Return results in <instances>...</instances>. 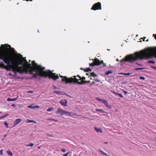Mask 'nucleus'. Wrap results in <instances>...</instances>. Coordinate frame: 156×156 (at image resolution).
<instances>
[{"label": "nucleus", "instance_id": "f257e3e1", "mask_svg": "<svg viewBox=\"0 0 156 156\" xmlns=\"http://www.w3.org/2000/svg\"><path fill=\"white\" fill-rule=\"evenodd\" d=\"M20 55L17 60L13 61L9 53H0V59L7 65H5L2 62L0 63L1 67L7 71L13 72V76H16L17 73L22 74L26 72L33 74L32 78H36L39 75V66L34 61L32 62V64L29 63L22 55L20 54Z\"/></svg>", "mask_w": 156, "mask_h": 156}, {"label": "nucleus", "instance_id": "f03ea898", "mask_svg": "<svg viewBox=\"0 0 156 156\" xmlns=\"http://www.w3.org/2000/svg\"><path fill=\"white\" fill-rule=\"evenodd\" d=\"M153 57L156 58V55L153 53H148L146 51L142 50L140 52H136L133 54L126 56L125 59L120 61V62L122 63L126 62H133L138 59H151Z\"/></svg>", "mask_w": 156, "mask_h": 156}, {"label": "nucleus", "instance_id": "7ed1b4c3", "mask_svg": "<svg viewBox=\"0 0 156 156\" xmlns=\"http://www.w3.org/2000/svg\"><path fill=\"white\" fill-rule=\"evenodd\" d=\"M40 76L44 77L45 78L48 77L49 78L52 79L54 80H55L58 79L59 76L55 73H52L53 71L50 70L47 71L45 70V67H43L40 65Z\"/></svg>", "mask_w": 156, "mask_h": 156}, {"label": "nucleus", "instance_id": "20e7f679", "mask_svg": "<svg viewBox=\"0 0 156 156\" xmlns=\"http://www.w3.org/2000/svg\"><path fill=\"white\" fill-rule=\"evenodd\" d=\"M60 76L62 78V81L65 82L66 83H76L79 85H83L86 83H90V81H83L81 82H78V80L76 78V76H74L70 78H68L66 76L64 77L63 76Z\"/></svg>", "mask_w": 156, "mask_h": 156}, {"label": "nucleus", "instance_id": "39448f33", "mask_svg": "<svg viewBox=\"0 0 156 156\" xmlns=\"http://www.w3.org/2000/svg\"><path fill=\"white\" fill-rule=\"evenodd\" d=\"M56 113L57 114H60L61 115H63L64 114L68 115H69V114L71 113L70 112H68L60 108H58Z\"/></svg>", "mask_w": 156, "mask_h": 156}, {"label": "nucleus", "instance_id": "423d86ee", "mask_svg": "<svg viewBox=\"0 0 156 156\" xmlns=\"http://www.w3.org/2000/svg\"><path fill=\"white\" fill-rule=\"evenodd\" d=\"M1 46L3 48V50L2 51L0 52V53L5 52V53H9L8 51H9V49L8 47L11 48V46L9 45L5 44L4 45H1Z\"/></svg>", "mask_w": 156, "mask_h": 156}, {"label": "nucleus", "instance_id": "0eeeda50", "mask_svg": "<svg viewBox=\"0 0 156 156\" xmlns=\"http://www.w3.org/2000/svg\"><path fill=\"white\" fill-rule=\"evenodd\" d=\"M92 10H95L99 9H101V3L99 2L94 4L91 8Z\"/></svg>", "mask_w": 156, "mask_h": 156}, {"label": "nucleus", "instance_id": "6e6552de", "mask_svg": "<svg viewBox=\"0 0 156 156\" xmlns=\"http://www.w3.org/2000/svg\"><path fill=\"white\" fill-rule=\"evenodd\" d=\"M96 99L97 101H99L100 102L103 103L108 108H110V106L108 105L107 101L105 100L100 99L98 97L96 98Z\"/></svg>", "mask_w": 156, "mask_h": 156}, {"label": "nucleus", "instance_id": "1a4fd4ad", "mask_svg": "<svg viewBox=\"0 0 156 156\" xmlns=\"http://www.w3.org/2000/svg\"><path fill=\"white\" fill-rule=\"evenodd\" d=\"M98 60L97 58L95 59L93 61V62L89 64V65L90 66H98L100 65V63L98 62Z\"/></svg>", "mask_w": 156, "mask_h": 156}, {"label": "nucleus", "instance_id": "9d476101", "mask_svg": "<svg viewBox=\"0 0 156 156\" xmlns=\"http://www.w3.org/2000/svg\"><path fill=\"white\" fill-rule=\"evenodd\" d=\"M21 121L22 120L20 119H16L13 123V126H16V125L20 123Z\"/></svg>", "mask_w": 156, "mask_h": 156}, {"label": "nucleus", "instance_id": "9b49d317", "mask_svg": "<svg viewBox=\"0 0 156 156\" xmlns=\"http://www.w3.org/2000/svg\"><path fill=\"white\" fill-rule=\"evenodd\" d=\"M67 103V100L66 99L62 100L60 101V104L62 106H66Z\"/></svg>", "mask_w": 156, "mask_h": 156}, {"label": "nucleus", "instance_id": "f8f14e48", "mask_svg": "<svg viewBox=\"0 0 156 156\" xmlns=\"http://www.w3.org/2000/svg\"><path fill=\"white\" fill-rule=\"evenodd\" d=\"M95 130L97 132L102 133L101 129L100 128H98L96 127L94 128Z\"/></svg>", "mask_w": 156, "mask_h": 156}, {"label": "nucleus", "instance_id": "ddd939ff", "mask_svg": "<svg viewBox=\"0 0 156 156\" xmlns=\"http://www.w3.org/2000/svg\"><path fill=\"white\" fill-rule=\"evenodd\" d=\"M18 97L16 98H14L12 99H11L10 98H8L7 99V101H15L17 99V98Z\"/></svg>", "mask_w": 156, "mask_h": 156}, {"label": "nucleus", "instance_id": "4468645a", "mask_svg": "<svg viewBox=\"0 0 156 156\" xmlns=\"http://www.w3.org/2000/svg\"><path fill=\"white\" fill-rule=\"evenodd\" d=\"M98 151L101 153L102 154H103V155H105V156H108V155L106 153H105L103 151H102V150H98Z\"/></svg>", "mask_w": 156, "mask_h": 156}, {"label": "nucleus", "instance_id": "2eb2a0df", "mask_svg": "<svg viewBox=\"0 0 156 156\" xmlns=\"http://www.w3.org/2000/svg\"><path fill=\"white\" fill-rule=\"evenodd\" d=\"M98 151L101 153L102 154H103V155H105V156H108V155L106 153H105L103 151H102V150H98Z\"/></svg>", "mask_w": 156, "mask_h": 156}, {"label": "nucleus", "instance_id": "dca6fc26", "mask_svg": "<svg viewBox=\"0 0 156 156\" xmlns=\"http://www.w3.org/2000/svg\"><path fill=\"white\" fill-rule=\"evenodd\" d=\"M98 151L101 153L102 154H103V155H105V156H108V155L106 153H105L103 151H102V150H98Z\"/></svg>", "mask_w": 156, "mask_h": 156}, {"label": "nucleus", "instance_id": "f3484780", "mask_svg": "<svg viewBox=\"0 0 156 156\" xmlns=\"http://www.w3.org/2000/svg\"><path fill=\"white\" fill-rule=\"evenodd\" d=\"M113 92L115 94V95H118L120 97L122 98H123V97L122 95L120 93H116V92Z\"/></svg>", "mask_w": 156, "mask_h": 156}, {"label": "nucleus", "instance_id": "a211bd4d", "mask_svg": "<svg viewBox=\"0 0 156 156\" xmlns=\"http://www.w3.org/2000/svg\"><path fill=\"white\" fill-rule=\"evenodd\" d=\"M53 92L54 93L57 94H58L59 95H61V94H62V92L61 91H58L55 90H54L53 91Z\"/></svg>", "mask_w": 156, "mask_h": 156}, {"label": "nucleus", "instance_id": "6ab92c4d", "mask_svg": "<svg viewBox=\"0 0 156 156\" xmlns=\"http://www.w3.org/2000/svg\"><path fill=\"white\" fill-rule=\"evenodd\" d=\"M98 62H99L98 63H100V65L101 64H102L104 65V67L106 66V64L104 63L103 60H102L101 61H100V60L98 59Z\"/></svg>", "mask_w": 156, "mask_h": 156}, {"label": "nucleus", "instance_id": "aec40b11", "mask_svg": "<svg viewBox=\"0 0 156 156\" xmlns=\"http://www.w3.org/2000/svg\"><path fill=\"white\" fill-rule=\"evenodd\" d=\"M112 73L113 72L112 71H108L106 72L105 73V74L107 75H108L110 73Z\"/></svg>", "mask_w": 156, "mask_h": 156}, {"label": "nucleus", "instance_id": "412c9836", "mask_svg": "<svg viewBox=\"0 0 156 156\" xmlns=\"http://www.w3.org/2000/svg\"><path fill=\"white\" fill-rule=\"evenodd\" d=\"M7 154L9 155L12 156V153L11 151H7Z\"/></svg>", "mask_w": 156, "mask_h": 156}, {"label": "nucleus", "instance_id": "4be33fe9", "mask_svg": "<svg viewBox=\"0 0 156 156\" xmlns=\"http://www.w3.org/2000/svg\"><path fill=\"white\" fill-rule=\"evenodd\" d=\"M85 71L86 72H89V71H91V70L90 68H87L85 69Z\"/></svg>", "mask_w": 156, "mask_h": 156}, {"label": "nucleus", "instance_id": "5701e85b", "mask_svg": "<svg viewBox=\"0 0 156 156\" xmlns=\"http://www.w3.org/2000/svg\"><path fill=\"white\" fill-rule=\"evenodd\" d=\"M34 145V144L33 143H31L29 144H27L26 145V146L32 147Z\"/></svg>", "mask_w": 156, "mask_h": 156}, {"label": "nucleus", "instance_id": "b1692460", "mask_svg": "<svg viewBox=\"0 0 156 156\" xmlns=\"http://www.w3.org/2000/svg\"><path fill=\"white\" fill-rule=\"evenodd\" d=\"M91 76L92 77H94V78H95V77H96L97 76V75L96 74H95L94 73H91Z\"/></svg>", "mask_w": 156, "mask_h": 156}, {"label": "nucleus", "instance_id": "393cba45", "mask_svg": "<svg viewBox=\"0 0 156 156\" xmlns=\"http://www.w3.org/2000/svg\"><path fill=\"white\" fill-rule=\"evenodd\" d=\"M35 122L34 120H30V119H28L27 121V123H31V122Z\"/></svg>", "mask_w": 156, "mask_h": 156}, {"label": "nucleus", "instance_id": "a878e982", "mask_svg": "<svg viewBox=\"0 0 156 156\" xmlns=\"http://www.w3.org/2000/svg\"><path fill=\"white\" fill-rule=\"evenodd\" d=\"M147 62L148 63H152L153 64H154L155 63V62L153 60L148 61Z\"/></svg>", "mask_w": 156, "mask_h": 156}, {"label": "nucleus", "instance_id": "bb28decb", "mask_svg": "<svg viewBox=\"0 0 156 156\" xmlns=\"http://www.w3.org/2000/svg\"><path fill=\"white\" fill-rule=\"evenodd\" d=\"M144 69L143 68H137L134 69L135 70H142Z\"/></svg>", "mask_w": 156, "mask_h": 156}, {"label": "nucleus", "instance_id": "cd10ccee", "mask_svg": "<svg viewBox=\"0 0 156 156\" xmlns=\"http://www.w3.org/2000/svg\"><path fill=\"white\" fill-rule=\"evenodd\" d=\"M53 108H49L47 110V111L48 112H50L52 111H53Z\"/></svg>", "mask_w": 156, "mask_h": 156}, {"label": "nucleus", "instance_id": "c85d7f7f", "mask_svg": "<svg viewBox=\"0 0 156 156\" xmlns=\"http://www.w3.org/2000/svg\"><path fill=\"white\" fill-rule=\"evenodd\" d=\"M96 110L97 111L100 112H101L102 113H104L105 112L104 111H103L101 109H96Z\"/></svg>", "mask_w": 156, "mask_h": 156}, {"label": "nucleus", "instance_id": "c756f323", "mask_svg": "<svg viewBox=\"0 0 156 156\" xmlns=\"http://www.w3.org/2000/svg\"><path fill=\"white\" fill-rule=\"evenodd\" d=\"M48 120H50V121H54L55 122L58 121V120H57L53 119H48Z\"/></svg>", "mask_w": 156, "mask_h": 156}, {"label": "nucleus", "instance_id": "7c9ffc66", "mask_svg": "<svg viewBox=\"0 0 156 156\" xmlns=\"http://www.w3.org/2000/svg\"><path fill=\"white\" fill-rule=\"evenodd\" d=\"M93 80L96 82H100V81L99 80L97 79H96L95 78H94V79H93Z\"/></svg>", "mask_w": 156, "mask_h": 156}, {"label": "nucleus", "instance_id": "2f4dec72", "mask_svg": "<svg viewBox=\"0 0 156 156\" xmlns=\"http://www.w3.org/2000/svg\"><path fill=\"white\" fill-rule=\"evenodd\" d=\"M29 108H39V106H34V107H32L31 106H29L28 107Z\"/></svg>", "mask_w": 156, "mask_h": 156}, {"label": "nucleus", "instance_id": "473e14b6", "mask_svg": "<svg viewBox=\"0 0 156 156\" xmlns=\"http://www.w3.org/2000/svg\"><path fill=\"white\" fill-rule=\"evenodd\" d=\"M122 74L125 75H129L131 74V73H123Z\"/></svg>", "mask_w": 156, "mask_h": 156}, {"label": "nucleus", "instance_id": "72a5a7b5", "mask_svg": "<svg viewBox=\"0 0 156 156\" xmlns=\"http://www.w3.org/2000/svg\"><path fill=\"white\" fill-rule=\"evenodd\" d=\"M139 78L140 79L143 80H144L145 79V78L143 76H140V77Z\"/></svg>", "mask_w": 156, "mask_h": 156}, {"label": "nucleus", "instance_id": "f704fd0d", "mask_svg": "<svg viewBox=\"0 0 156 156\" xmlns=\"http://www.w3.org/2000/svg\"><path fill=\"white\" fill-rule=\"evenodd\" d=\"M69 152H68L66 154H62V155L63 156H68L69 154Z\"/></svg>", "mask_w": 156, "mask_h": 156}, {"label": "nucleus", "instance_id": "c9c22d12", "mask_svg": "<svg viewBox=\"0 0 156 156\" xmlns=\"http://www.w3.org/2000/svg\"><path fill=\"white\" fill-rule=\"evenodd\" d=\"M4 124L6 126V128H8V123L6 122H4Z\"/></svg>", "mask_w": 156, "mask_h": 156}, {"label": "nucleus", "instance_id": "e433bc0d", "mask_svg": "<svg viewBox=\"0 0 156 156\" xmlns=\"http://www.w3.org/2000/svg\"><path fill=\"white\" fill-rule=\"evenodd\" d=\"M151 68L153 69H154L156 70V66H151Z\"/></svg>", "mask_w": 156, "mask_h": 156}, {"label": "nucleus", "instance_id": "4c0bfd02", "mask_svg": "<svg viewBox=\"0 0 156 156\" xmlns=\"http://www.w3.org/2000/svg\"><path fill=\"white\" fill-rule=\"evenodd\" d=\"M85 78L84 77H82L81 78H80V79L78 80H85Z\"/></svg>", "mask_w": 156, "mask_h": 156}, {"label": "nucleus", "instance_id": "58836bf2", "mask_svg": "<svg viewBox=\"0 0 156 156\" xmlns=\"http://www.w3.org/2000/svg\"><path fill=\"white\" fill-rule=\"evenodd\" d=\"M8 115V114H5V115H4L3 116H2V117L3 118H4L6 117V116H7Z\"/></svg>", "mask_w": 156, "mask_h": 156}, {"label": "nucleus", "instance_id": "ea45409f", "mask_svg": "<svg viewBox=\"0 0 156 156\" xmlns=\"http://www.w3.org/2000/svg\"><path fill=\"white\" fill-rule=\"evenodd\" d=\"M61 151H62V152H64V153L66 151V150L65 149H63V148H62V149H61Z\"/></svg>", "mask_w": 156, "mask_h": 156}, {"label": "nucleus", "instance_id": "a19ab883", "mask_svg": "<svg viewBox=\"0 0 156 156\" xmlns=\"http://www.w3.org/2000/svg\"><path fill=\"white\" fill-rule=\"evenodd\" d=\"M3 151V150H1L0 151V155H3V153H2Z\"/></svg>", "mask_w": 156, "mask_h": 156}, {"label": "nucleus", "instance_id": "79ce46f5", "mask_svg": "<svg viewBox=\"0 0 156 156\" xmlns=\"http://www.w3.org/2000/svg\"><path fill=\"white\" fill-rule=\"evenodd\" d=\"M123 92L125 94H126L127 93H128V92L127 91H123Z\"/></svg>", "mask_w": 156, "mask_h": 156}, {"label": "nucleus", "instance_id": "37998d69", "mask_svg": "<svg viewBox=\"0 0 156 156\" xmlns=\"http://www.w3.org/2000/svg\"><path fill=\"white\" fill-rule=\"evenodd\" d=\"M8 75L9 76H12V74L11 73H8Z\"/></svg>", "mask_w": 156, "mask_h": 156}, {"label": "nucleus", "instance_id": "c03bdc74", "mask_svg": "<svg viewBox=\"0 0 156 156\" xmlns=\"http://www.w3.org/2000/svg\"><path fill=\"white\" fill-rule=\"evenodd\" d=\"M11 106L13 107H16V105L14 104H12L11 105Z\"/></svg>", "mask_w": 156, "mask_h": 156}, {"label": "nucleus", "instance_id": "a18cd8bd", "mask_svg": "<svg viewBox=\"0 0 156 156\" xmlns=\"http://www.w3.org/2000/svg\"><path fill=\"white\" fill-rule=\"evenodd\" d=\"M11 50H13V52H15V50H14V48H11Z\"/></svg>", "mask_w": 156, "mask_h": 156}, {"label": "nucleus", "instance_id": "49530a36", "mask_svg": "<svg viewBox=\"0 0 156 156\" xmlns=\"http://www.w3.org/2000/svg\"><path fill=\"white\" fill-rule=\"evenodd\" d=\"M48 135L50 137H52L53 136L51 135H49L48 134Z\"/></svg>", "mask_w": 156, "mask_h": 156}, {"label": "nucleus", "instance_id": "de8ad7c7", "mask_svg": "<svg viewBox=\"0 0 156 156\" xmlns=\"http://www.w3.org/2000/svg\"><path fill=\"white\" fill-rule=\"evenodd\" d=\"M28 93H33V92L32 91H28L27 92Z\"/></svg>", "mask_w": 156, "mask_h": 156}, {"label": "nucleus", "instance_id": "09e8293b", "mask_svg": "<svg viewBox=\"0 0 156 156\" xmlns=\"http://www.w3.org/2000/svg\"><path fill=\"white\" fill-rule=\"evenodd\" d=\"M53 88L54 89H57V88L56 87H55V86H54V87H53Z\"/></svg>", "mask_w": 156, "mask_h": 156}, {"label": "nucleus", "instance_id": "8fccbe9b", "mask_svg": "<svg viewBox=\"0 0 156 156\" xmlns=\"http://www.w3.org/2000/svg\"><path fill=\"white\" fill-rule=\"evenodd\" d=\"M136 64L138 65H139V66H142V65L141 64H138L137 63H136Z\"/></svg>", "mask_w": 156, "mask_h": 156}, {"label": "nucleus", "instance_id": "3c124183", "mask_svg": "<svg viewBox=\"0 0 156 156\" xmlns=\"http://www.w3.org/2000/svg\"><path fill=\"white\" fill-rule=\"evenodd\" d=\"M77 76H78L79 78H80V76L79 75H77Z\"/></svg>", "mask_w": 156, "mask_h": 156}, {"label": "nucleus", "instance_id": "603ef678", "mask_svg": "<svg viewBox=\"0 0 156 156\" xmlns=\"http://www.w3.org/2000/svg\"><path fill=\"white\" fill-rule=\"evenodd\" d=\"M2 118H2V116L0 117V119H2Z\"/></svg>", "mask_w": 156, "mask_h": 156}, {"label": "nucleus", "instance_id": "864d4df0", "mask_svg": "<svg viewBox=\"0 0 156 156\" xmlns=\"http://www.w3.org/2000/svg\"><path fill=\"white\" fill-rule=\"evenodd\" d=\"M116 61H119V60L118 59H117L116 60Z\"/></svg>", "mask_w": 156, "mask_h": 156}, {"label": "nucleus", "instance_id": "5fc2aeb1", "mask_svg": "<svg viewBox=\"0 0 156 156\" xmlns=\"http://www.w3.org/2000/svg\"><path fill=\"white\" fill-rule=\"evenodd\" d=\"M105 144H108V142H105Z\"/></svg>", "mask_w": 156, "mask_h": 156}, {"label": "nucleus", "instance_id": "6e6d98bb", "mask_svg": "<svg viewBox=\"0 0 156 156\" xmlns=\"http://www.w3.org/2000/svg\"><path fill=\"white\" fill-rule=\"evenodd\" d=\"M153 36H156V34H154L153 35Z\"/></svg>", "mask_w": 156, "mask_h": 156}, {"label": "nucleus", "instance_id": "4d7b16f0", "mask_svg": "<svg viewBox=\"0 0 156 156\" xmlns=\"http://www.w3.org/2000/svg\"><path fill=\"white\" fill-rule=\"evenodd\" d=\"M37 31H38V32H39V30H37Z\"/></svg>", "mask_w": 156, "mask_h": 156}, {"label": "nucleus", "instance_id": "13d9d810", "mask_svg": "<svg viewBox=\"0 0 156 156\" xmlns=\"http://www.w3.org/2000/svg\"><path fill=\"white\" fill-rule=\"evenodd\" d=\"M2 112H0V114H2Z\"/></svg>", "mask_w": 156, "mask_h": 156}, {"label": "nucleus", "instance_id": "bf43d9fd", "mask_svg": "<svg viewBox=\"0 0 156 156\" xmlns=\"http://www.w3.org/2000/svg\"><path fill=\"white\" fill-rule=\"evenodd\" d=\"M37 148H38V149H39V146L37 147Z\"/></svg>", "mask_w": 156, "mask_h": 156}, {"label": "nucleus", "instance_id": "052dcab7", "mask_svg": "<svg viewBox=\"0 0 156 156\" xmlns=\"http://www.w3.org/2000/svg\"><path fill=\"white\" fill-rule=\"evenodd\" d=\"M138 36V35H136V37H137Z\"/></svg>", "mask_w": 156, "mask_h": 156}, {"label": "nucleus", "instance_id": "680f3d73", "mask_svg": "<svg viewBox=\"0 0 156 156\" xmlns=\"http://www.w3.org/2000/svg\"><path fill=\"white\" fill-rule=\"evenodd\" d=\"M30 61H31V60H29V62H30Z\"/></svg>", "mask_w": 156, "mask_h": 156}, {"label": "nucleus", "instance_id": "e2e57ef3", "mask_svg": "<svg viewBox=\"0 0 156 156\" xmlns=\"http://www.w3.org/2000/svg\"><path fill=\"white\" fill-rule=\"evenodd\" d=\"M155 39H156V37H155Z\"/></svg>", "mask_w": 156, "mask_h": 156}]
</instances>
